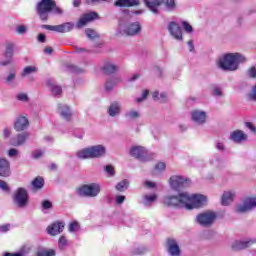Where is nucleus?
I'll return each mask as SVG.
<instances>
[{
    "mask_svg": "<svg viewBox=\"0 0 256 256\" xmlns=\"http://www.w3.org/2000/svg\"><path fill=\"white\" fill-rule=\"evenodd\" d=\"M247 58L241 53H228L218 61V67L223 71H237L239 64L245 63Z\"/></svg>",
    "mask_w": 256,
    "mask_h": 256,
    "instance_id": "nucleus-1",
    "label": "nucleus"
},
{
    "mask_svg": "<svg viewBox=\"0 0 256 256\" xmlns=\"http://www.w3.org/2000/svg\"><path fill=\"white\" fill-rule=\"evenodd\" d=\"M11 227V225L9 224H4L0 226V232L1 233H7V231H9V228Z\"/></svg>",
    "mask_w": 256,
    "mask_h": 256,
    "instance_id": "nucleus-59",
    "label": "nucleus"
},
{
    "mask_svg": "<svg viewBox=\"0 0 256 256\" xmlns=\"http://www.w3.org/2000/svg\"><path fill=\"white\" fill-rule=\"evenodd\" d=\"M0 189L2 191H8L9 190V186L7 185V182L0 180Z\"/></svg>",
    "mask_w": 256,
    "mask_h": 256,
    "instance_id": "nucleus-57",
    "label": "nucleus"
},
{
    "mask_svg": "<svg viewBox=\"0 0 256 256\" xmlns=\"http://www.w3.org/2000/svg\"><path fill=\"white\" fill-rule=\"evenodd\" d=\"M115 7H135L139 5V0H117Z\"/></svg>",
    "mask_w": 256,
    "mask_h": 256,
    "instance_id": "nucleus-30",
    "label": "nucleus"
},
{
    "mask_svg": "<svg viewBox=\"0 0 256 256\" xmlns=\"http://www.w3.org/2000/svg\"><path fill=\"white\" fill-rule=\"evenodd\" d=\"M16 33H18V35H25V33H27V26L25 25H20L16 28Z\"/></svg>",
    "mask_w": 256,
    "mask_h": 256,
    "instance_id": "nucleus-46",
    "label": "nucleus"
},
{
    "mask_svg": "<svg viewBox=\"0 0 256 256\" xmlns=\"http://www.w3.org/2000/svg\"><path fill=\"white\" fill-rule=\"evenodd\" d=\"M45 185V180H43L42 177H36L33 181H32V187L35 190H39V189H43V186Z\"/></svg>",
    "mask_w": 256,
    "mask_h": 256,
    "instance_id": "nucleus-37",
    "label": "nucleus"
},
{
    "mask_svg": "<svg viewBox=\"0 0 256 256\" xmlns=\"http://www.w3.org/2000/svg\"><path fill=\"white\" fill-rule=\"evenodd\" d=\"M168 33L172 36L175 41H181L183 39V30L181 29V25L175 21H171L167 26Z\"/></svg>",
    "mask_w": 256,
    "mask_h": 256,
    "instance_id": "nucleus-13",
    "label": "nucleus"
},
{
    "mask_svg": "<svg viewBox=\"0 0 256 256\" xmlns=\"http://www.w3.org/2000/svg\"><path fill=\"white\" fill-rule=\"evenodd\" d=\"M250 101H256V86L252 89L251 93L248 94Z\"/></svg>",
    "mask_w": 256,
    "mask_h": 256,
    "instance_id": "nucleus-55",
    "label": "nucleus"
},
{
    "mask_svg": "<svg viewBox=\"0 0 256 256\" xmlns=\"http://www.w3.org/2000/svg\"><path fill=\"white\" fill-rule=\"evenodd\" d=\"M73 29H75V23L73 22L59 24V33H70Z\"/></svg>",
    "mask_w": 256,
    "mask_h": 256,
    "instance_id": "nucleus-31",
    "label": "nucleus"
},
{
    "mask_svg": "<svg viewBox=\"0 0 256 256\" xmlns=\"http://www.w3.org/2000/svg\"><path fill=\"white\" fill-rule=\"evenodd\" d=\"M43 29H47L48 31H55L56 33H59V25H43Z\"/></svg>",
    "mask_w": 256,
    "mask_h": 256,
    "instance_id": "nucleus-45",
    "label": "nucleus"
},
{
    "mask_svg": "<svg viewBox=\"0 0 256 256\" xmlns=\"http://www.w3.org/2000/svg\"><path fill=\"white\" fill-rule=\"evenodd\" d=\"M71 71H73V73H83V68H79L77 66H71Z\"/></svg>",
    "mask_w": 256,
    "mask_h": 256,
    "instance_id": "nucleus-64",
    "label": "nucleus"
},
{
    "mask_svg": "<svg viewBox=\"0 0 256 256\" xmlns=\"http://www.w3.org/2000/svg\"><path fill=\"white\" fill-rule=\"evenodd\" d=\"M33 73H37V67L35 66H27L24 68L21 76L28 77V75H33Z\"/></svg>",
    "mask_w": 256,
    "mask_h": 256,
    "instance_id": "nucleus-38",
    "label": "nucleus"
},
{
    "mask_svg": "<svg viewBox=\"0 0 256 256\" xmlns=\"http://www.w3.org/2000/svg\"><path fill=\"white\" fill-rule=\"evenodd\" d=\"M59 248L63 249V247L67 246V238H65V236H61L59 238V242H58Z\"/></svg>",
    "mask_w": 256,
    "mask_h": 256,
    "instance_id": "nucleus-49",
    "label": "nucleus"
},
{
    "mask_svg": "<svg viewBox=\"0 0 256 256\" xmlns=\"http://www.w3.org/2000/svg\"><path fill=\"white\" fill-rule=\"evenodd\" d=\"M79 197H97L101 193V185L97 183L86 184L76 190Z\"/></svg>",
    "mask_w": 256,
    "mask_h": 256,
    "instance_id": "nucleus-7",
    "label": "nucleus"
},
{
    "mask_svg": "<svg viewBox=\"0 0 256 256\" xmlns=\"http://www.w3.org/2000/svg\"><path fill=\"white\" fill-rule=\"evenodd\" d=\"M192 121L196 125H205L207 122V112L201 110H194L191 112Z\"/></svg>",
    "mask_w": 256,
    "mask_h": 256,
    "instance_id": "nucleus-17",
    "label": "nucleus"
},
{
    "mask_svg": "<svg viewBox=\"0 0 256 256\" xmlns=\"http://www.w3.org/2000/svg\"><path fill=\"white\" fill-rule=\"evenodd\" d=\"M256 207V197H246L242 204L236 206L237 213H249Z\"/></svg>",
    "mask_w": 256,
    "mask_h": 256,
    "instance_id": "nucleus-12",
    "label": "nucleus"
},
{
    "mask_svg": "<svg viewBox=\"0 0 256 256\" xmlns=\"http://www.w3.org/2000/svg\"><path fill=\"white\" fill-rule=\"evenodd\" d=\"M256 239H250V240H245V241H235L232 244V249L234 251H241L243 249H247L251 247V245H255Z\"/></svg>",
    "mask_w": 256,
    "mask_h": 256,
    "instance_id": "nucleus-21",
    "label": "nucleus"
},
{
    "mask_svg": "<svg viewBox=\"0 0 256 256\" xmlns=\"http://www.w3.org/2000/svg\"><path fill=\"white\" fill-rule=\"evenodd\" d=\"M29 128V119L27 116H18L15 123L14 129L17 132L25 131V129Z\"/></svg>",
    "mask_w": 256,
    "mask_h": 256,
    "instance_id": "nucleus-20",
    "label": "nucleus"
},
{
    "mask_svg": "<svg viewBox=\"0 0 256 256\" xmlns=\"http://www.w3.org/2000/svg\"><path fill=\"white\" fill-rule=\"evenodd\" d=\"M79 223H77V222H72V223H70V225H69V231H70V233H74L75 231H79Z\"/></svg>",
    "mask_w": 256,
    "mask_h": 256,
    "instance_id": "nucleus-44",
    "label": "nucleus"
},
{
    "mask_svg": "<svg viewBox=\"0 0 256 256\" xmlns=\"http://www.w3.org/2000/svg\"><path fill=\"white\" fill-rule=\"evenodd\" d=\"M15 46L12 43L6 45V50L4 52V57L6 60L0 62L2 67H7V65H13V55H14Z\"/></svg>",
    "mask_w": 256,
    "mask_h": 256,
    "instance_id": "nucleus-16",
    "label": "nucleus"
},
{
    "mask_svg": "<svg viewBox=\"0 0 256 256\" xmlns=\"http://www.w3.org/2000/svg\"><path fill=\"white\" fill-rule=\"evenodd\" d=\"M107 148L104 145H94L87 148H83L77 152L78 159H101L105 157Z\"/></svg>",
    "mask_w": 256,
    "mask_h": 256,
    "instance_id": "nucleus-3",
    "label": "nucleus"
},
{
    "mask_svg": "<svg viewBox=\"0 0 256 256\" xmlns=\"http://www.w3.org/2000/svg\"><path fill=\"white\" fill-rule=\"evenodd\" d=\"M57 255V252L55 249H49V248H38L36 251V256H55Z\"/></svg>",
    "mask_w": 256,
    "mask_h": 256,
    "instance_id": "nucleus-34",
    "label": "nucleus"
},
{
    "mask_svg": "<svg viewBox=\"0 0 256 256\" xmlns=\"http://www.w3.org/2000/svg\"><path fill=\"white\" fill-rule=\"evenodd\" d=\"M65 225L60 222H54L52 225L48 226L47 231L49 235L55 236L59 235V233H63V229Z\"/></svg>",
    "mask_w": 256,
    "mask_h": 256,
    "instance_id": "nucleus-25",
    "label": "nucleus"
},
{
    "mask_svg": "<svg viewBox=\"0 0 256 256\" xmlns=\"http://www.w3.org/2000/svg\"><path fill=\"white\" fill-rule=\"evenodd\" d=\"M166 249L170 256H181V248L179 247V242L173 238L167 239Z\"/></svg>",
    "mask_w": 256,
    "mask_h": 256,
    "instance_id": "nucleus-14",
    "label": "nucleus"
},
{
    "mask_svg": "<svg viewBox=\"0 0 256 256\" xmlns=\"http://www.w3.org/2000/svg\"><path fill=\"white\" fill-rule=\"evenodd\" d=\"M122 110L123 107L121 106L120 102L114 101L109 105L107 113L110 117H119Z\"/></svg>",
    "mask_w": 256,
    "mask_h": 256,
    "instance_id": "nucleus-23",
    "label": "nucleus"
},
{
    "mask_svg": "<svg viewBox=\"0 0 256 256\" xmlns=\"http://www.w3.org/2000/svg\"><path fill=\"white\" fill-rule=\"evenodd\" d=\"M142 27L139 22H132L130 24L120 25V35H126V37H135V35H141Z\"/></svg>",
    "mask_w": 256,
    "mask_h": 256,
    "instance_id": "nucleus-8",
    "label": "nucleus"
},
{
    "mask_svg": "<svg viewBox=\"0 0 256 256\" xmlns=\"http://www.w3.org/2000/svg\"><path fill=\"white\" fill-rule=\"evenodd\" d=\"M130 155L135 159H140L142 162L149 161L147 158V149L143 146H133L130 149Z\"/></svg>",
    "mask_w": 256,
    "mask_h": 256,
    "instance_id": "nucleus-15",
    "label": "nucleus"
},
{
    "mask_svg": "<svg viewBox=\"0 0 256 256\" xmlns=\"http://www.w3.org/2000/svg\"><path fill=\"white\" fill-rule=\"evenodd\" d=\"M182 27L186 33L193 32V26H191V24H189L187 21H182Z\"/></svg>",
    "mask_w": 256,
    "mask_h": 256,
    "instance_id": "nucleus-41",
    "label": "nucleus"
},
{
    "mask_svg": "<svg viewBox=\"0 0 256 256\" xmlns=\"http://www.w3.org/2000/svg\"><path fill=\"white\" fill-rule=\"evenodd\" d=\"M229 139L230 141H233V143L241 144L247 141L248 136L243 130H234L230 133Z\"/></svg>",
    "mask_w": 256,
    "mask_h": 256,
    "instance_id": "nucleus-19",
    "label": "nucleus"
},
{
    "mask_svg": "<svg viewBox=\"0 0 256 256\" xmlns=\"http://www.w3.org/2000/svg\"><path fill=\"white\" fill-rule=\"evenodd\" d=\"M143 2L154 15H159L161 5H164V10L168 13H172V11L177 9V2L175 0H143Z\"/></svg>",
    "mask_w": 256,
    "mask_h": 256,
    "instance_id": "nucleus-2",
    "label": "nucleus"
},
{
    "mask_svg": "<svg viewBox=\"0 0 256 256\" xmlns=\"http://www.w3.org/2000/svg\"><path fill=\"white\" fill-rule=\"evenodd\" d=\"M157 201V194H147L143 196L142 203L145 207L153 205Z\"/></svg>",
    "mask_w": 256,
    "mask_h": 256,
    "instance_id": "nucleus-32",
    "label": "nucleus"
},
{
    "mask_svg": "<svg viewBox=\"0 0 256 256\" xmlns=\"http://www.w3.org/2000/svg\"><path fill=\"white\" fill-rule=\"evenodd\" d=\"M146 249L143 247H138L133 250L134 255H143L145 253Z\"/></svg>",
    "mask_w": 256,
    "mask_h": 256,
    "instance_id": "nucleus-56",
    "label": "nucleus"
},
{
    "mask_svg": "<svg viewBox=\"0 0 256 256\" xmlns=\"http://www.w3.org/2000/svg\"><path fill=\"white\" fill-rule=\"evenodd\" d=\"M43 155H44L43 150H35V151L32 153L33 159H41V157H42Z\"/></svg>",
    "mask_w": 256,
    "mask_h": 256,
    "instance_id": "nucleus-50",
    "label": "nucleus"
},
{
    "mask_svg": "<svg viewBox=\"0 0 256 256\" xmlns=\"http://www.w3.org/2000/svg\"><path fill=\"white\" fill-rule=\"evenodd\" d=\"M169 185L174 191H181L191 185V180L185 176L173 175L169 179Z\"/></svg>",
    "mask_w": 256,
    "mask_h": 256,
    "instance_id": "nucleus-9",
    "label": "nucleus"
},
{
    "mask_svg": "<svg viewBox=\"0 0 256 256\" xmlns=\"http://www.w3.org/2000/svg\"><path fill=\"white\" fill-rule=\"evenodd\" d=\"M99 15L95 12H90L88 14H84L83 16L80 17L79 21L76 24V27L78 29H81L82 27H85L87 23H91V21H95Z\"/></svg>",
    "mask_w": 256,
    "mask_h": 256,
    "instance_id": "nucleus-18",
    "label": "nucleus"
},
{
    "mask_svg": "<svg viewBox=\"0 0 256 256\" xmlns=\"http://www.w3.org/2000/svg\"><path fill=\"white\" fill-rule=\"evenodd\" d=\"M167 165L164 162H159L156 164L155 169L156 171H165Z\"/></svg>",
    "mask_w": 256,
    "mask_h": 256,
    "instance_id": "nucleus-52",
    "label": "nucleus"
},
{
    "mask_svg": "<svg viewBox=\"0 0 256 256\" xmlns=\"http://www.w3.org/2000/svg\"><path fill=\"white\" fill-rule=\"evenodd\" d=\"M104 171L108 175V177H115V167H113V165L105 166Z\"/></svg>",
    "mask_w": 256,
    "mask_h": 256,
    "instance_id": "nucleus-39",
    "label": "nucleus"
},
{
    "mask_svg": "<svg viewBox=\"0 0 256 256\" xmlns=\"http://www.w3.org/2000/svg\"><path fill=\"white\" fill-rule=\"evenodd\" d=\"M9 157H16V155H19V150L12 148L8 152Z\"/></svg>",
    "mask_w": 256,
    "mask_h": 256,
    "instance_id": "nucleus-58",
    "label": "nucleus"
},
{
    "mask_svg": "<svg viewBox=\"0 0 256 256\" xmlns=\"http://www.w3.org/2000/svg\"><path fill=\"white\" fill-rule=\"evenodd\" d=\"M16 99L22 101V103H27V101H29V96H27L26 93H19L16 95Z\"/></svg>",
    "mask_w": 256,
    "mask_h": 256,
    "instance_id": "nucleus-42",
    "label": "nucleus"
},
{
    "mask_svg": "<svg viewBox=\"0 0 256 256\" xmlns=\"http://www.w3.org/2000/svg\"><path fill=\"white\" fill-rule=\"evenodd\" d=\"M195 221L201 227H211L217 221V213L211 210L202 212L196 216Z\"/></svg>",
    "mask_w": 256,
    "mask_h": 256,
    "instance_id": "nucleus-6",
    "label": "nucleus"
},
{
    "mask_svg": "<svg viewBox=\"0 0 256 256\" xmlns=\"http://www.w3.org/2000/svg\"><path fill=\"white\" fill-rule=\"evenodd\" d=\"M14 203L21 209L25 208L29 203V194L24 188H18L14 194Z\"/></svg>",
    "mask_w": 256,
    "mask_h": 256,
    "instance_id": "nucleus-11",
    "label": "nucleus"
},
{
    "mask_svg": "<svg viewBox=\"0 0 256 256\" xmlns=\"http://www.w3.org/2000/svg\"><path fill=\"white\" fill-rule=\"evenodd\" d=\"M11 176V164L9 160L5 158H0V177H10Z\"/></svg>",
    "mask_w": 256,
    "mask_h": 256,
    "instance_id": "nucleus-22",
    "label": "nucleus"
},
{
    "mask_svg": "<svg viewBox=\"0 0 256 256\" xmlns=\"http://www.w3.org/2000/svg\"><path fill=\"white\" fill-rule=\"evenodd\" d=\"M16 74L14 71L10 72V74L6 78L7 83H13L15 81Z\"/></svg>",
    "mask_w": 256,
    "mask_h": 256,
    "instance_id": "nucleus-53",
    "label": "nucleus"
},
{
    "mask_svg": "<svg viewBox=\"0 0 256 256\" xmlns=\"http://www.w3.org/2000/svg\"><path fill=\"white\" fill-rule=\"evenodd\" d=\"M124 117L129 121H135L136 119H139V117H141V113L137 110L132 109L125 112Z\"/></svg>",
    "mask_w": 256,
    "mask_h": 256,
    "instance_id": "nucleus-35",
    "label": "nucleus"
},
{
    "mask_svg": "<svg viewBox=\"0 0 256 256\" xmlns=\"http://www.w3.org/2000/svg\"><path fill=\"white\" fill-rule=\"evenodd\" d=\"M186 192H182L177 196H166L164 205L167 207H185L186 208Z\"/></svg>",
    "mask_w": 256,
    "mask_h": 256,
    "instance_id": "nucleus-10",
    "label": "nucleus"
},
{
    "mask_svg": "<svg viewBox=\"0 0 256 256\" xmlns=\"http://www.w3.org/2000/svg\"><path fill=\"white\" fill-rule=\"evenodd\" d=\"M46 85L53 95H61V93H63V89L61 88V86L55 83V80L53 78H49L46 81Z\"/></svg>",
    "mask_w": 256,
    "mask_h": 256,
    "instance_id": "nucleus-27",
    "label": "nucleus"
},
{
    "mask_svg": "<svg viewBox=\"0 0 256 256\" xmlns=\"http://www.w3.org/2000/svg\"><path fill=\"white\" fill-rule=\"evenodd\" d=\"M186 209L191 211V209H199L207 205V196L203 194H189L186 192Z\"/></svg>",
    "mask_w": 256,
    "mask_h": 256,
    "instance_id": "nucleus-4",
    "label": "nucleus"
},
{
    "mask_svg": "<svg viewBox=\"0 0 256 256\" xmlns=\"http://www.w3.org/2000/svg\"><path fill=\"white\" fill-rule=\"evenodd\" d=\"M247 76L250 77L251 79H255V77H256V68H255V66H253V67H251L247 70Z\"/></svg>",
    "mask_w": 256,
    "mask_h": 256,
    "instance_id": "nucleus-47",
    "label": "nucleus"
},
{
    "mask_svg": "<svg viewBox=\"0 0 256 256\" xmlns=\"http://www.w3.org/2000/svg\"><path fill=\"white\" fill-rule=\"evenodd\" d=\"M85 33H86L88 39H96V37H99L97 35V32H95V30L90 29V28L86 29Z\"/></svg>",
    "mask_w": 256,
    "mask_h": 256,
    "instance_id": "nucleus-40",
    "label": "nucleus"
},
{
    "mask_svg": "<svg viewBox=\"0 0 256 256\" xmlns=\"http://www.w3.org/2000/svg\"><path fill=\"white\" fill-rule=\"evenodd\" d=\"M119 83H121V78L112 77V78L108 79L105 83L106 91H113V87H115V85H117Z\"/></svg>",
    "mask_w": 256,
    "mask_h": 256,
    "instance_id": "nucleus-33",
    "label": "nucleus"
},
{
    "mask_svg": "<svg viewBox=\"0 0 256 256\" xmlns=\"http://www.w3.org/2000/svg\"><path fill=\"white\" fill-rule=\"evenodd\" d=\"M29 135V132H22L18 134L16 137L12 138V145H14V147L25 145V141L29 139Z\"/></svg>",
    "mask_w": 256,
    "mask_h": 256,
    "instance_id": "nucleus-26",
    "label": "nucleus"
},
{
    "mask_svg": "<svg viewBox=\"0 0 256 256\" xmlns=\"http://www.w3.org/2000/svg\"><path fill=\"white\" fill-rule=\"evenodd\" d=\"M58 113L60 117L65 119V121H71V118L73 117V112L71 111V108L66 104L58 105Z\"/></svg>",
    "mask_w": 256,
    "mask_h": 256,
    "instance_id": "nucleus-24",
    "label": "nucleus"
},
{
    "mask_svg": "<svg viewBox=\"0 0 256 256\" xmlns=\"http://www.w3.org/2000/svg\"><path fill=\"white\" fill-rule=\"evenodd\" d=\"M147 95H149V90H144L142 93V97L136 98V102L141 103L142 101H145V99H147Z\"/></svg>",
    "mask_w": 256,
    "mask_h": 256,
    "instance_id": "nucleus-51",
    "label": "nucleus"
},
{
    "mask_svg": "<svg viewBox=\"0 0 256 256\" xmlns=\"http://www.w3.org/2000/svg\"><path fill=\"white\" fill-rule=\"evenodd\" d=\"M235 191L234 190H228L225 191L221 198V203L224 206L231 205L233 201L235 200Z\"/></svg>",
    "mask_w": 256,
    "mask_h": 256,
    "instance_id": "nucleus-28",
    "label": "nucleus"
},
{
    "mask_svg": "<svg viewBox=\"0 0 256 256\" xmlns=\"http://www.w3.org/2000/svg\"><path fill=\"white\" fill-rule=\"evenodd\" d=\"M116 191L123 193V191H127L129 189V180L125 179L116 184Z\"/></svg>",
    "mask_w": 256,
    "mask_h": 256,
    "instance_id": "nucleus-36",
    "label": "nucleus"
},
{
    "mask_svg": "<svg viewBox=\"0 0 256 256\" xmlns=\"http://www.w3.org/2000/svg\"><path fill=\"white\" fill-rule=\"evenodd\" d=\"M158 101H160L161 103H165L167 101V93H161Z\"/></svg>",
    "mask_w": 256,
    "mask_h": 256,
    "instance_id": "nucleus-62",
    "label": "nucleus"
},
{
    "mask_svg": "<svg viewBox=\"0 0 256 256\" xmlns=\"http://www.w3.org/2000/svg\"><path fill=\"white\" fill-rule=\"evenodd\" d=\"M55 7L54 0H41L37 6L36 11L41 19V21H47L49 19V13Z\"/></svg>",
    "mask_w": 256,
    "mask_h": 256,
    "instance_id": "nucleus-5",
    "label": "nucleus"
},
{
    "mask_svg": "<svg viewBox=\"0 0 256 256\" xmlns=\"http://www.w3.org/2000/svg\"><path fill=\"white\" fill-rule=\"evenodd\" d=\"M51 12L54 13V15H63V9L57 7V3L54 2V6L51 9Z\"/></svg>",
    "mask_w": 256,
    "mask_h": 256,
    "instance_id": "nucleus-43",
    "label": "nucleus"
},
{
    "mask_svg": "<svg viewBox=\"0 0 256 256\" xmlns=\"http://www.w3.org/2000/svg\"><path fill=\"white\" fill-rule=\"evenodd\" d=\"M124 201H125V196H123V195L116 196V203L118 205H121Z\"/></svg>",
    "mask_w": 256,
    "mask_h": 256,
    "instance_id": "nucleus-61",
    "label": "nucleus"
},
{
    "mask_svg": "<svg viewBox=\"0 0 256 256\" xmlns=\"http://www.w3.org/2000/svg\"><path fill=\"white\" fill-rule=\"evenodd\" d=\"M216 149L218 151H225V144L221 143V142H217L216 143Z\"/></svg>",
    "mask_w": 256,
    "mask_h": 256,
    "instance_id": "nucleus-63",
    "label": "nucleus"
},
{
    "mask_svg": "<svg viewBox=\"0 0 256 256\" xmlns=\"http://www.w3.org/2000/svg\"><path fill=\"white\" fill-rule=\"evenodd\" d=\"M246 127H247V129H250V131H252V133H256V127H255V125H253V123L246 122Z\"/></svg>",
    "mask_w": 256,
    "mask_h": 256,
    "instance_id": "nucleus-60",
    "label": "nucleus"
},
{
    "mask_svg": "<svg viewBox=\"0 0 256 256\" xmlns=\"http://www.w3.org/2000/svg\"><path fill=\"white\" fill-rule=\"evenodd\" d=\"M213 95L215 97H223V90L221 88H219L218 86H215L213 88Z\"/></svg>",
    "mask_w": 256,
    "mask_h": 256,
    "instance_id": "nucleus-48",
    "label": "nucleus"
},
{
    "mask_svg": "<svg viewBox=\"0 0 256 256\" xmlns=\"http://www.w3.org/2000/svg\"><path fill=\"white\" fill-rule=\"evenodd\" d=\"M102 71L105 75H113L119 71V66L113 62H105L102 66Z\"/></svg>",
    "mask_w": 256,
    "mask_h": 256,
    "instance_id": "nucleus-29",
    "label": "nucleus"
},
{
    "mask_svg": "<svg viewBox=\"0 0 256 256\" xmlns=\"http://www.w3.org/2000/svg\"><path fill=\"white\" fill-rule=\"evenodd\" d=\"M51 207H53V203H51V201L44 200L42 202V209H51Z\"/></svg>",
    "mask_w": 256,
    "mask_h": 256,
    "instance_id": "nucleus-54",
    "label": "nucleus"
}]
</instances>
